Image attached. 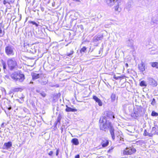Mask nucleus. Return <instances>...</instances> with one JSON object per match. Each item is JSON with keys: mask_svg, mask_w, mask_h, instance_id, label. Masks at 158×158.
I'll list each match as a JSON object with an SVG mask.
<instances>
[{"mask_svg": "<svg viewBox=\"0 0 158 158\" xmlns=\"http://www.w3.org/2000/svg\"><path fill=\"white\" fill-rule=\"evenodd\" d=\"M76 1H78V2H80V1L78 0H76Z\"/></svg>", "mask_w": 158, "mask_h": 158, "instance_id": "nucleus-49", "label": "nucleus"}, {"mask_svg": "<svg viewBox=\"0 0 158 158\" xmlns=\"http://www.w3.org/2000/svg\"><path fill=\"white\" fill-rule=\"evenodd\" d=\"M59 150L58 149H57V150H56V156H57L58 155V154H59Z\"/></svg>", "mask_w": 158, "mask_h": 158, "instance_id": "nucleus-42", "label": "nucleus"}, {"mask_svg": "<svg viewBox=\"0 0 158 158\" xmlns=\"http://www.w3.org/2000/svg\"><path fill=\"white\" fill-rule=\"evenodd\" d=\"M19 72H15L10 75V77L13 81L16 82L17 77Z\"/></svg>", "mask_w": 158, "mask_h": 158, "instance_id": "nucleus-7", "label": "nucleus"}, {"mask_svg": "<svg viewBox=\"0 0 158 158\" xmlns=\"http://www.w3.org/2000/svg\"><path fill=\"white\" fill-rule=\"evenodd\" d=\"M30 23L32 24L33 25H35L36 26V27L38 26V24L34 21H31Z\"/></svg>", "mask_w": 158, "mask_h": 158, "instance_id": "nucleus-36", "label": "nucleus"}, {"mask_svg": "<svg viewBox=\"0 0 158 158\" xmlns=\"http://www.w3.org/2000/svg\"><path fill=\"white\" fill-rule=\"evenodd\" d=\"M151 66L153 67H156L158 69V63L157 62H152L151 63Z\"/></svg>", "mask_w": 158, "mask_h": 158, "instance_id": "nucleus-23", "label": "nucleus"}, {"mask_svg": "<svg viewBox=\"0 0 158 158\" xmlns=\"http://www.w3.org/2000/svg\"><path fill=\"white\" fill-rule=\"evenodd\" d=\"M125 65L127 67L128 66V64L127 63H126Z\"/></svg>", "mask_w": 158, "mask_h": 158, "instance_id": "nucleus-47", "label": "nucleus"}, {"mask_svg": "<svg viewBox=\"0 0 158 158\" xmlns=\"http://www.w3.org/2000/svg\"><path fill=\"white\" fill-rule=\"evenodd\" d=\"M7 64L10 70H12L17 67V62L14 58H9L7 61Z\"/></svg>", "mask_w": 158, "mask_h": 158, "instance_id": "nucleus-2", "label": "nucleus"}, {"mask_svg": "<svg viewBox=\"0 0 158 158\" xmlns=\"http://www.w3.org/2000/svg\"><path fill=\"white\" fill-rule=\"evenodd\" d=\"M1 131H0V132H1Z\"/></svg>", "mask_w": 158, "mask_h": 158, "instance_id": "nucleus-53", "label": "nucleus"}, {"mask_svg": "<svg viewBox=\"0 0 158 158\" xmlns=\"http://www.w3.org/2000/svg\"><path fill=\"white\" fill-rule=\"evenodd\" d=\"M116 5L114 6L115 11H118L119 12H120L121 11V9L119 8V3L118 2H117Z\"/></svg>", "mask_w": 158, "mask_h": 158, "instance_id": "nucleus-20", "label": "nucleus"}, {"mask_svg": "<svg viewBox=\"0 0 158 158\" xmlns=\"http://www.w3.org/2000/svg\"><path fill=\"white\" fill-rule=\"evenodd\" d=\"M80 157V156L79 155H76V156H75V158H79Z\"/></svg>", "mask_w": 158, "mask_h": 158, "instance_id": "nucleus-43", "label": "nucleus"}, {"mask_svg": "<svg viewBox=\"0 0 158 158\" xmlns=\"http://www.w3.org/2000/svg\"><path fill=\"white\" fill-rule=\"evenodd\" d=\"M148 80L150 84L153 87H156L157 86V82L153 79L149 77L148 78Z\"/></svg>", "mask_w": 158, "mask_h": 158, "instance_id": "nucleus-8", "label": "nucleus"}, {"mask_svg": "<svg viewBox=\"0 0 158 158\" xmlns=\"http://www.w3.org/2000/svg\"><path fill=\"white\" fill-rule=\"evenodd\" d=\"M12 145V143L11 142L5 143L2 147V148L3 149L7 150L11 147Z\"/></svg>", "mask_w": 158, "mask_h": 158, "instance_id": "nucleus-10", "label": "nucleus"}, {"mask_svg": "<svg viewBox=\"0 0 158 158\" xmlns=\"http://www.w3.org/2000/svg\"><path fill=\"white\" fill-rule=\"evenodd\" d=\"M61 119V118L60 116L59 115L57 119V122L60 123Z\"/></svg>", "mask_w": 158, "mask_h": 158, "instance_id": "nucleus-33", "label": "nucleus"}, {"mask_svg": "<svg viewBox=\"0 0 158 158\" xmlns=\"http://www.w3.org/2000/svg\"><path fill=\"white\" fill-rule=\"evenodd\" d=\"M23 98H22V99H23Z\"/></svg>", "mask_w": 158, "mask_h": 158, "instance_id": "nucleus-51", "label": "nucleus"}, {"mask_svg": "<svg viewBox=\"0 0 158 158\" xmlns=\"http://www.w3.org/2000/svg\"><path fill=\"white\" fill-rule=\"evenodd\" d=\"M8 3L9 4H10V2H9L7 1H6L5 0H4L3 1V3L4 4V5H5L6 3Z\"/></svg>", "mask_w": 158, "mask_h": 158, "instance_id": "nucleus-41", "label": "nucleus"}, {"mask_svg": "<svg viewBox=\"0 0 158 158\" xmlns=\"http://www.w3.org/2000/svg\"><path fill=\"white\" fill-rule=\"evenodd\" d=\"M107 116L110 118H115L113 113L112 112H108L107 113Z\"/></svg>", "mask_w": 158, "mask_h": 158, "instance_id": "nucleus-19", "label": "nucleus"}, {"mask_svg": "<svg viewBox=\"0 0 158 158\" xmlns=\"http://www.w3.org/2000/svg\"><path fill=\"white\" fill-rule=\"evenodd\" d=\"M93 99L96 101V102L98 103V105L99 106H102V102L101 100L97 96H93Z\"/></svg>", "mask_w": 158, "mask_h": 158, "instance_id": "nucleus-13", "label": "nucleus"}, {"mask_svg": "<svg viewBox=\"0 0 158 158\" xmlns=\"http://www.w3.org/2000/svg\"><path fill=\"white\" fill-rule=\"evenodd\" d=\"M4 26L2 23H0V36L2 37L5 34Z\"/></svg>", "mask_w": 158, "mask_h": 158, "instance_id": "nucleus-11", "label": "nucleus"}, {"mask_svg": "<svg viewBox=\"0 0 158 158\" xmlns=\"http://www.w3.org/2000/svg\"><path fill=\"white\" fill-rule=\"evenodd\" d=\"M36 92H38V93H40V91H39L38 90H36Z\"/></svg>", "mask_w": 158, "mask_h": 158, "instance_id": "nucleus-48", "label": "nucleus"}, {"mask_svg": "<svg viewBox=\"0 0 158 158\" xmlns=\"http://www.w3.org/2000/svg\"><path fill=\"white\" fill-rule=\"evenodd\" d=\"M156 102L155 99H154V98H153L152 102H151V104L152 105H154L156 103Z\"/></svg>", "mask_w": 158, "mask_h": 158, "instance_id": "nucleus-35", "label": "nucleus"}, {"mask_svg": "<svg viewBox=\"0 0 158 158\" xmlns=\"http://www.w3.org/2000/svg\"><path fill=\"white\" fill-rule=\"evenodd\" d=\"M14 50L15 49L13 46L8 45L5 47V51L6 55L10 56L14 55Z\"/></svg>", "mask_w": 158, "mask_h": 158, "instance_id": "nucleus-3", "label": "nucleus"}, {"mask_svg": "<svg viewBox=\"0 0 158 158\" xmlns=\"http://www.w3.org/2000/svg\"><path fill=\"white\" fill-rule=\"evenodd\" d=\"M101 123H103L102 125L101 124L100 126V128L102 130H105V129H110L113 127V126L109 121L106 119L105 117L101 118L99 120Z\"/></svg>", "mask_w": 158, "mask_h": 158, "instance_id": "nucleus-1", "label": "nucleus"}, {"mask_svg": "<svg viewBox=\"0 0 158 158\" xmlns=\"http://www.w3.org/2000/svg\"><path fill=\"white\" fill-rule=\"evenodd\" d=\"M32 78L33 79H36L40 77V74H37L36 73H33L32 74Z\"/></svg>", "mask_w": 158, "mask_h": 158, "instance_id": "nucleus-22", "label": "nucleus"}, {"mask_svg": "<svg viewBox=\"0 0 158 158\" xmlns=\"http://www.w3.org/2000/svg\"><path fill=\"white\" fill-rule=\"evenodd\" d=\"M156 134H157L158 135V131H157V133Z\"/></svg>", "mask_w": 158, "mask_h": 158, "instance_id": "nucleus-50", "label": "nucleus"}, {"mask_svg": "<svg viewBox=\"0 0 158 158\" xmlns=\"http://www.w3.org/2000/svg\"><path fill=\"white\" fill-rule=\"evenodd\" d=\"M151 115L153 116H158V113L154 111H153L152 112Z\"/></svg>", "mask_w": 158, "mask_h": 158, "instance_id": "nucleus-30", "label": "nucleus"}, {"mask_svg": "<svg viewBox=\"0 0 158 158\" xmlns=\"http://www.w3.org/2000/svg\"><path fill=\"white\" fill-rule=\"evenodd\" d=\"M3 125V123H2V125Z\"/></svg>", "mask_w": 158, "mask_h": 158, "instance_id": "nucleus-52", "label": "nucleus"}, {"mask_svg": "<svg viewBox=\"0 0 158 158\" xmlns=\"http://www.w3.org/2000/svg\"><path fill=\"white\" fill-rule=\"evenodd\" d=\"M103 36L102 35H98L94 37L93 40L94 42H97L101 40Z\"/></svg>", "mask_w": 158, "mask_h": 158, "instance_id": "nucleus-14", "label": "nucleus"}, {"mask_svg": "<svg viewBox=\"0 0 158 158\" xmlns=\"http://www.w3.org/2000/svg\"><path fill=\"white\" fill-rule=\"evenodd\" d=\"M53 154V152L52 151H50L48 153V154L50 156H52V154Z\"/></svg>", "mask_w": 158, "mask_h": 158, "instance_id": "nucleus-38", "label": "nucleus"}, {"mask_svg": "<svg viewBox=\"0 0 158 158\" xmlns=\"http://www.w3.org/2000/svg\"><path fill=\"white\" fill-rule=\"evenodd\" d=\"M25 79L24 75L20 72H19L16 82H23Z\"/></svg>", "mask_w": 158, "mask_h": 158, "instance_id": "nucleus-5", "label": "nucleus"}, {"mask_svg": "<svg viewBox=\"0 0 158 158\" xmlns=\"http://www.w3.org/2000/svg\"><path fill=\"white\" fill-rule=\"evenodd\" d=\"M158 22V21L156 19H152V21L151 22V24L152 25H154V24L156 23L157 24V23Z\"/></svg>", "mask_w": 158, "mask_h": 158, "instance_id": "nucleus-25", "label": "nucleus"}, {"mask_svg": "<svg viewBox=\"0 0 158 158\" xmlns=\"http://www.w3.org/2000/svg\"><path fill=\"white\" fill-rule=\"evenodd\" d=\"M101 143L103 147H105L108 145L109 141L106 139H102Z\"/></svg>", "mask_w": 158, "mask_h": 158, "instance_id": "nucleus-12", "label": "nucleus"}, {"mask_svg": "<svg viewBox=\"0 0 158 158\" xmlns=\"http://www.w3.org/2000/svg\"><path fill=\"white\" fill-rule=\"evenodd\" d=\"M8 110H10L11 109V106L9 107L8 108Z\"/></svg>", "mask_w": 158, "mask_h": 158, "instance_id": "nucleus-44", "label": "nucleus"}, {"mask_svg": "<svg viewBox=\"0 0 158 158\" xmlns=\"http://www.w3.org/2000/svg\"><path fill=\"white\" fill-rule=\"evenodd\" d=\"M20 89H21L20 88H15L14 89V91L15 92H18L19 91Z\"/></svg>", "mask_w": 158, "mask_h": 158, "instance_id": "nucleus-40", "label": "nucleus"}, {"mask_svg": "<svg viewBox=\"0 0 158 158\" xmlns=\"http://www.w3.org/2000/svg\"><path fill=\"white\" fill-rule=\"evenodd\" d=\"M110 131L112 138V139L114 140L115 139V136L114 134V129L113 127L111 128L110 129Z\"/></svg>", "mask_w": 158, "mask_h": 158, "instance_id": "nucleus-18", "label": "nucleus"}, {"mask_svg": "<svg viewBox=\"0 0 158 158\" xmlns=\"http://www.w3.org/2000/svg\"><path fill=\"white\" fill-rule=\"evenodd\" d=\"M67 108L65 109L66 112H76L77 111V110L76 109L72 108L70 107H68L67 105H66Z\"/></svg>", "mask_w": 158, "mask_h": 158, "instance_id": "nucleus-16", "label": "nucleus"}, {"mask_svg": "<svg viewBox=\"0 0 158 158\" xmlns=\"http://www.w3.org/2000/svg\"><path fill=\"white\" fill-rule=\"evenodd\" d=\"M147 133H148L146 131V130H145L144 131V134H145V135H146V134H147Z\"/></svg>", "mask_w": 158, "mask_h": 158, "instance_id": "nucleus-45", "label": "nucleus"}, {"mask_svg": "<svg viewBox=\"0 0 158 158\" xmlns=\"http://www.w3.org/2000/svg\"><path fill=\"white\" fill-rule=\"evenodd\" d=\"M133 4V2L132 1H130L128 2L127 4L126 8L127 9H128L129 10L130 9L131 7V6Z\"/></svg>", "mask_w": 158, "mask_h": 158, "instance_id": "nucleus-21", "label": "nucleus"}, {"mask_svg": "<svg viewBox=\"0 0 158 158\" xmlns=\"http://www.w3.org/2000/svg\"><path fill=\"white\" fill-rule=\"evenodd\" d=\"M3 67L4 69H6V65L5 63H3Z\"/></svg>", "mask_w": 158, "mask_h": 158, "instance_id": "nucleus-39", "label": "nucleus"}, {"mask_svg": "<svg viewBox=\"0 0 158 158\" xmlns=\"http://www.w3.org/2000/svg\"><path fill=\"white\" fill-rule=\"evenodd\" d=\"M0 37H1V36H0Z\"/></svg>", "mask_w": 158, "mask_h": 158, "instance_id": "nucleus-54", "label": "nucleus"}, {"mask_svg": "<svg viewBox=\"0 0 158 158\" xmlns=\"http://www.w3.org/2000/svg\"><path fill=\"white\" fill-rule=\"evenodd\" d=\"M44 8L43 7H42L41 8V10L42 11H44Z\"/></svg>", "mask_w": 158, "mask_h": 158, "instance_id": "nucleus-46", "label": "nucleus"}, {"mask_svg": "<svg viewBox=\"0 0 158 158\" xmlns=\"http://www.w3.org/2000/svg\"><path fill=\"white\" fill-rule=\"evenodd\" d=\"M106 3L109 6H112L114 5H116L118 1L117 0H106Z\"/></svg>", "mask_w": 158, "mask_h": 158, "instance_id": "nucleus-6", "label": "nucleus"}, {"mask_svg": "<svg viewBox=\"0 0 158 158\" xmlns=\"http://www.w3.org/2000/svg\"><path fill=\"white\" fill-rule=\"evenodd\" d=\"M115 98L116 95L115 94H112L111 96V100L113 101H114L115 99Z\"/></svg>", "mask_w": 158, "mask_h": 158, "instance_id": "nucleus-29", "label": "nucleus"}, {"mask_svg": "<svg viewBox=\"0 0 158 158\" xmlns=\"http://www.w3.org/2000/svg\"><path fill=\"white\" fill-rule=\"evenodd\" d=\"M151 132L153 134H154V135L156 134L157 133V131L156 130V127H152Z\"/></svg>", "mask_w": 158, "mask_h": 158, "instance_id": "nucleus-27", "label": "nucleus"}, {"mask_svg": "<svg viewBox=\"0 0 158 158\" xmlns=\"http://www.w3.org/2000/svg\"><path fill=\"white\" fill-rule=\"evenodd\" d=\"M86 50V48L85 47H83L81 49V51L84 52Z\"/></svg>", "mask_w": 158, "mask_h": 158, "instance_id": "nucleus-37", "label": "nucleus"}, {"mask_svg": "<svg viewBox=\"0 0 158 158\" xmlns=\"http://www.w3.org/2000/svg\"><path fill=\"white\" fill-rule=\"evenodd\" d=\"M140 85L141 86H146L147 85L146 83L144 81H142L140 83Z\"/></svg>", "mask_w": 158, "mask_h": 158, "instance_id": "nucleus-28", "label": "nucleus"}, {"mask_svg": "<svg viewBox=\"0 0 158 158\" xmlns=\"http://www.w3.org/2000/svg\"><path fill=\"white\" fill-rule=\"evenodd\" d=\"M153 135L154 134H153V133L151 132V133H147V134H146V136L148 135L150 137H152Z\"/></svg>", "mask_w": 158, "mask_h": 158, "instance_id": "nucleus-34", "label": "nucleus"}, {"mask_svg": "<svg viewBox=\"0 0 158 158\" xmlns=\"http://www.w3.org/2000/svg\"><path fill=\"white\" fill-rule=\"evenodd\" d=\"M136 151V149L133 148H127L123 150V154L124 155H130L135 153Z\"/></svg>", "mask_w": 158, "mask_h": 158, "instance_id": "nucleus-4", "label": "nucleus"}, {"mask_svg": "<svg viewBox=\"0 0 158 158\" xmlns=\"http://www.w3.org/2000/svg\"><path fill=\"white\" fill-rule=\"evenodd\" d=\"M48 80H42L40 81V83L42 85H45L48 83Z\"/></svg>", "mask_w": 158, "mask_h": 158, "instance_id": "nucleus-26", "label": "nucleus"}, {"mask_svg": "<svg viewBox=\"0 0 158 158\" xmlns=\"http://www.w3.org/2000/svg\"><path fill=\"white\" fill-rule=\"evenodd\" d=\"M145 64L141 61L140 64H138V69L141 72H143L145 70Z\"/></svg>", "mask_w": 158, "mask_h": 158, "instance_id": "nucleus-9", "label": "nucleus"}, {"mask_svg": "<svg viewBox=\"0 0 158 158\" xmlns=\"http://www.w3.org/2000/svg\"><path fill=\"white\" fill-rule=\"evenodd\" d=\"M126 43L128 46L132 47L133 46L134 41L131 39H129L127 41Z\"/></svg>", "mask_w": 158, "mask_h": 158, "instance_id": "nucleus-15", "label": "nucleus"}, {"mask_svg": "<svg viewBox=\"0 0 158 158\" xmlns=\"http://www.w3.org/2000/svg\"><path fill=\"white\" fill-rule=\"evenodd\" d=\"M40 94L43 97H45L46 95V94L44 91L40 92Z\"/></svg>", "mask_w": 158, "mask_h": 158, "instance_id": "nucleus-31", "label": "nucleus"}, {"mask_svg": "<svg viewBox=\"0 0 158 158\" xmlns=\"http://www.w3.org/2000/svg\"><path fill=\"white\" fill-rule=\"evenodd\" d=\"M71 142L75 145H78L79 144L78 139L77 138H73L71 140Z\"/></svg>", "mask_w": 158, "mask_h": 158, "instance_id": "nucleus-17", "label": "nucleus"}, {"mask_svg": "<svg viewBox=\"0 0 158 158\" xmlns=\"http://www.w3.org/2000/svg\"><path fill=\"white\" fill-rule=\"evenodd\" d=\"M131 115L132 117H133L134 118H136L139 116V114L137 112H135L134 113L131 114Z\"/></svg>", "mask_w": 158, "mask_h": 158, "instance_id": "nucleus-24", "label": "nucleus"}, {"mask_svg": "<svg viewBox=\"0 0 158 158\" xmlns=\"http://www.w3.org/2000/svg\"><path fill=\"white\" fill-rule=\"evenodd\" d=\"M73 50H71L70 51V53H67L66 55L67 56H70L72 54H73Z\"/></svg>", "mask_w": 158, "mask_h": 158, "instance_id": "nucleus-32", "label": "nucleus"}]
</instances>
